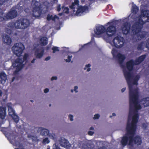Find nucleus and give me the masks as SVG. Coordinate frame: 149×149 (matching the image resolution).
<instances>
[{
    "label": "nucleus",
    "instance_id": "nucleus-10",
    "mask_svg": "<svg viewBox=\"0 0 149 149\" xmlns=\"http://www.w3.org/2000/svg\"><path fill=\"white\" fill-rule=\"evenodd\" d=\"M44 49L42 47L36 49L34 53L36 58H41L44 54Z\"/></svg>",
    "mask_w": 149,
    "mask_h": 149
},
{
    "label": "nucleus",
    "instance_id": "nucleus-15",
    "mask_svg": "<svg viewBox=\"0 0 149 149\" xmlns=\"http://www.w3.org/2000/svg\"><path fill=\"white\" fill-rule=\"evenodd\" d=\"M3 40L4 43L8 45H10L12 42V39L10 36L6 34L3 36Z\"/></svg>",
    "mask_w": 149,
    "mask_h": 149
},
{
    "label": "nucleus",
    "instance_id": "nucleus-47",
    "mask_svg": "<svg viewBox=\"0 0 149 149\" xmlns=\"http://www.w3.org/2000/svg\"><path fill=\"white\" fill-rule=\"evenodd\" d=\"M69 117L70 118V120L71 121H72L73 120V116L72 115L70 114L69 115Z\"/></svg>",
    "mask_w": 149,
    "mask_h": 149
},
{
    "label": "nucleus",
    "instance_id": "nucleus-63",
    "mask_svg": "<svg viewBox=\"0 0 149 149\" xmlns=\"http://www.w3.org/2000/svg\"><path fill=\"white\" fill-rule=\"evenodd\" d=\"M112 116H116V114L115 113H113L112 114Z\"/></svg>",
    "mask_w": 149,
    "mask_h": 149
},
{
    "label": "nucleus",
    "instance_id": "nucleus-28",
    "mask_svg": "<svg viewBox=\"0 0 149 149\" xmlns=\"http://www.w3.org/2000/svg\"><path fill=\"white\" fill-rule=\"evenodd\" d=\"M143 44L144 42L143 41L138 44L137 49L138 50H141L143 49Z\"/></svg>",
    "mask_w": 149,
    "mask_h": 149
},
{
    "label": "nucleus",
    "instance_id": "nucleus-33",
    "mask_svg": "<svg viewBox=\"0 0 149 149\" xmlns=\"http://www.w3.org/2000/svg\"><path fill=\"white\" fill-rule=\"evenodd\" d=\"M5 32L6 33L10 35L12 34V30L11 29L7 28L6 29Z\"/></svg>",
    "mask_w": 149,
    "mask_h": 149
},
{
    "label": "nucleus",
    "instance_id": "nucleus-53",
    "mask_svg": "<svg viewBox=\"0 0 149 149\" xmlns=\"http://www.w3.org/2000/svg\"><path fill=\"white\" fill-rule=\"evenodd\" d=\"M78 87L77 86H75L74 87V91L76 93L77 92V90L78 89Z\"/></svg>",
    "mask_w": 149,
    "mask_h": 149
},
{
    "label": "nucleus",
    "instance_id": "nucleus-44",
    "mask_svg": "<svg viewBox=\"0 0 149 149\" xmlns=\"http://www.w3.org/2000/svg\"><path fill=\"white\" fill-rule=\"evenodd\" d=\"M146 47L149 50V38L147 41V42L146 44Z\"/></svg>",
    "mask_w": 149,
    "mask_h": 149
},
{
    "label": "nucleus",
    "instance_id": "nucleus-29",
    "mask_svg": "<svg viewBox=\"0 0 149 149\" xmlns=\"http://www.w3.org/2000/svg\"><path fill=\"white\" fill-rule=\"evenodd\" d=\"M146 56V55L144 54L139 56L137 58L140 61V63H142L145 59Z\"/></svg>",
    "mask_w": 149,
    "mask_h": 149
},
{
    "label": "nucleus",
    "instance_id": "nucleus-23",
    "mask_svg": "<svg viewBox=\"0 0 149 149\" xmlns=\"http://www.w3.org/2000/svg\"><path fill=\"white\" fill-rule=\"evenodd\" d=\"M8 111L9 115L11 117H13V116L16 114L15 111L11 107H8Z\"/></svg>",
    "mask_w": 149,
    "mask_h": 149
},
{
    "label": "nucleus",
    "instance_id": "nucleus-64",
    "mask_svg": "<svg viewBox=\"0 0 149 149\" xmlns=\"http://www.w3.org/2000/svg\"><path fill=\"white\" fill-rule=\"evenodd\" d=\"M62 15V13H59V15Z\"/></svg>",
    "mask_w": 149,
    "mask_h": 149
},
{
    "label": "nucleus",
    "instance_id": "nucleus-20",
    "mask_svg": "<svg viewBox=\"0 0 149 149\" xmlns=\"http://www.w3.org/2000/svg\"><path fill=\"white\" fill-rule=\"evenodd\" d=\"M141 15L143 17H146L147 18L146 21L149 22V10H141Z\"/></svg>",
    "mask_w": 149,
    "mask_h": 149
},
{
    "label": "nucleus",
    "instance_id": "nucleus-55",
    "mask_svg": "<svg viewBox=\"0 0 149 149\" xmlns=\"http://www.w3.org/2000/svg\"><path fill=\"white\" fill-rule=\"evenodd\" d=\"M35 60L36 59L35 58H34L31 61V63H34Z\"/></svg>",
    "mask_w": 149,
    "mask_h": 149
},
{
    "label": "nucleus",
    "instance_id": "nucleus-13",
    "mask_svg": "<svg viewBox=\"0 0 149 149\" xmlns=\"http://www.w3.org/2000/svg\"><path fill=\"white\" fill-rule=\"evenodd\" d=\"M88 9L87 6H80L77 8V10L76 13V15L77 16H81L84 12Z\"/></svg>",
    "mask_w": 149,
    "mask_h": 149
},
{
    "label": "nucleus",
    "instance_id": "nucleus-14",
    "mask_svg": "<svg viewBox=\"0 0 149 149\" xmlns=\"http://www.w3.org/2000/svg\"><path fill=\"white\" fill-rule=\"evenodd\" d=\"M134 65V61L132 59L130 60L126 63V68L129 72L132 70Z\"/></svg>",
    "mask_w": 149,
    "mask_h": 149
},
{
    "label": "nucleus",
    "instance_id": "nucleus-5",
    "mask_svg": "<svg viewBox=\"0 0 149 149\" xmlns=\"http://www.w3.org/2000/svg\"><path fill=\"white\" fill-rule=\"evenodd\" d=\"M30 24L29 20L25 18H21L15 22H10L7 24V26L12 29L15 28L17 29H24L28 27Z\"/></svg>",
    "mask_w": 149,
    "mask_h": 149
},
{
    "label": "nucleus",
    "instance_id": "nucleus-34",
    "mask_svg": "<svg viewBox=\"0 0 149 149\" xmlns=\"http://www.w3.org/2000/svg\"><path fill=\"white\" fill-rule=\"evenodd\" d=\"M62 9L63 10V11H64L65 10H66V11H65L64 12L65 13H68L69 12V9L67 7H65L64 6H63L62 7Z\"/></svg>",
    "mask_w": 149,
    "mask_h": 149
},
{
    "label": "nucleus",
    "instance_id": "nucleus-36",
    "mask_svg": "<svg viewBox=\"0 0 149 149\" xmlns=\"http://www.w3.org/2000/svg\"><path fill=\"white\" fill-rule=\"evenodd\" d=\"M91 66V65L90 64L86 65L85 66V67L84 68V70L86 69V68H88L87 69V71L88 72L89 71L91 70V68H90Z\"/></svg>",
    "mask_w": 149,
    "mask_h": 149
},
{
    "label": "nucleus",
    "instance_id": "nucleus-27",
    "mask_svg": "<svg viewBox=\"0 0 149 149\" xmlns=\"http://www.w3.org/2000/svg\"><path fill=\"white\" fill-rule=\"evenodd\" d=\"M111 53L114 58H115L117 56L118 53V51L116 49L113 48L111 51Z\"/></svg>",
    "mask_w": 149,
    "mask_h": 149
},
{
    "label": "nucleus",
    "instance_id": "nucleus-52",
    "mask_svg": "<svg viewBox=\"0 0 149 149\" xmlns=\"http://www.w3.org/2000/svg\"><path fill=\"white\" fill-rule=\"evenodd\" d=\"M49 89L47 88H45L44 91V92L45 93H47L49 91Z\"/></svg>",
    "mask_w": 149,
    "mask_h": 149
},
{
    "label": "nucleus",
    "instance_id": "nucleus-54",
    "mask_svg": "<svg viewBox=\"0 0 149 149\" xmlns=\"http://www.w3.org/2000/svg\"><path fill=\"white\" fill-rule=\"evenodd\" d=\"M98 149H107V148L104 146H102L100 147Z\"/></svg>",
    "mask_w": 149,
    "mask_h": 149
},
{
    "label": "nucleus",
    "instance_id": "nucleus-7",
    "mask_svg": "<svg viewBox=\"0 0 149 149\" xmlns=\"http://www.w3.org/2000/svg\"><path fill=\"white\" fill-rule=\"evenodd\" d=\"M24 48L23 44L22 43L19 42L15 44L12 47V49L14 54L17 56L19 57L21 56Z\"/></svg>",
    "mask_w": 149,
    "mask_h": 149
},
{
    "label": "nucleus",
    "instance_id": "nucleus-4",
    "mask_svg": "<svg viewBox=\"0 0 149 149\" xmlns=\"http://www.w3.org/2000/svg\"><path fill=\"white\" fill-rule=\"evenodd\" d=\"M145 22L141 17L138 19V21L136 22L132 27V31L133 34L136 35L139 40L143 38L146 36V32L145 31H141L143 25Z\"/></svg>",
    "mask_w": 149,
    "mask_h": 149
},
{
    "label": "nucleus",
    "instance_id": "nucleus-38",
    "mask_svg": "<svg viewBox=\"0 0 149 149\" xmlns=\"http://www.w3.org/2000/svg\"><path fill=\"white\" fill-rule=\"evenodd\" d=\"M28 137L29 138H31L32 139L33 141H35L37 139V138L34 136H33L31 135H28Z\"/></svg>",
    "mask_w": 149,
    "mask_h": 149
},
{
    "label": "nucleus",
    "instance_id": "nucleus-39",
    "mask_svg": "<svg viewBox=\"0 0 149 149\" xmlns=\"http://www.w3.org/2000/svg\"><path fill=\"white\" fill-rule=\"evenodd\" d=\"M53 149H61L56 143L54 144L53 146Z\"/></svg>",
    "mask_w": 149,
    "mask_h": 149
},
{
    "label": "nucleus",
    "instance_id": "nucleus-16",
    "mask_svg": "<svg viewBox=\"0 0 149 149\" xmlns=\"http://www.w3.org/2000/svg\"><path fill=\"white\" fill-rule=\"evenodd\" d=\"M7 79V76L4 72L0 73V84H4Z\"/></svg>",
    "mask_w": 149,
    "mask_h": 149
},
{
    "label": "nucleus",
    "instance_id": "nucleus-57",
    "mask_svg": "<svg viewBox=\"0 0 149 149\" xmlns=\"http://www.w3.org/2000/svg\"><path fill=\"white\" fill-rule=\"evenodd\" d=\"M29 10V9L28 8H26L24 10V11L26 13H27V12H28V10Z\"/></svg>",
    "mask_w": 149,
    "mask_h": 149
},
{
    "label": "nucleus",
    "instance_id": "nucleus-21",
    "mask_svg": "<svg viewBox=\"0 0 149 149\" xmlns=\"http://www.w3.org/2000/svg\"><path fill=\"white\" fill-rule=\"evenodd\" d=\"M56 19L58 20L59 19V17L56 15H55L54 16H53L52 15H50L49 14H48L47 15V21H49L52 20L55 22Z\"/></svg>",
    "mask_w": 149,
    "mask_h": 149
},
{
    "label": "nucleus",
    "instance_id": "nucleus-40",
    "mask_svg": "<svg viewBox=\"0 0 149 149\" xmlns=\"http://www.w3.org/2000/svg\"><path fill=\"white\" fill-rule=\"evenodd\" d=\"M72 58V56H68V59L65 60V61L67 62H69L70 61Z\"/></svg>",
    "mask_w": 149,
    "mask_h": 149
},
{
    "label": "nucleus",
    "instance_id": "nucleus-35",
    "mask_svg": "<svg viewBox=\"0 0 149 149\" xmlns=\"http://www.w3.org/2000/svg\"><path fill=\"white\" fill-rule=\"evenodd\" d=\"M76 6L74 4V3H72L71 5L70 6V8L73 10V12H74L75 11V10H74L76 8Z\"/></svg>",
    "mask_w": 149,
    "mask_h": 149
},
{
    "label": "nucleus",
    "instance_id": "nucleus-31",
    "mask_svg": "<svg viewBox=\"0 0 149 149\" xmlns=\"http://www.w3.org/2000/svg\"><path fill=\"white\" fill-rule=\"evenodd\" d=\"M49 142L50 141L48 138L47 137L43 139L42 141V143L44 144H48Z\"/></svg>",
    "mask_w": 149,
    "mask_h": 149
},
{
    "label": "nucleus",
    "instance_id": "nucleus-8",
    "mask_svg": "<svg viewBox=\"0 0 149 149\" xmlns=\"http://www.w3.org/2000/svg\"><path fill=\"white\" fill-rule=\"evenodd\" d=\"M113 46L117 48L122 47L124 43V39L123 37L120 36L115 37L113 40Z\"/></svg>",
    "mask_w": 149,
    "mask_h": 149
},
{
    "label": "nucleus",
    "instance_id": "nucleus-3",
    "mask_svg": "<svg viewBox=\"0 0 149 149\" xmlns=\"http://www.w3.org/2000/svg\"><path fill=\"white\" fill-rule=\"evenodd\" d=\"M49 4V3L47 1H44L42 4H41L36 0H32L31 5L33 7L32 14V16L35 17H40L44 8L46 10L48 9Z\"/></svg>",
    "mask_w": 149,
    "mask_h": 149
},
{
    "label": "nucleus",
    "instance_id": "nucleus-62",
    "mask_svg": "<svg viewBox=\"0 0 149 149\" xmlns=\"http://www.w3.org/2000/svg\"><path fill=\"white\" fill-rule=\"evenodd\" d=\"M15 79V77H13L12 79V81H13Z\"/></svg>",
    "mask_w": 149,
    "mask_h": 149
},
{
    "label": "nucleus",
    "instance_id": "nucleus-41",
    "mask_svg": "<svg viewBox=\"0 0 149 149\" xmlns=\"http://www.w3.org/2000/svg\"><path fill=\"white\" fill-rule=\"evenodd\" d=\"M8 0H0V6L7 2Z\"/></svg>",
    "mask_w": 149,
    "mask_h": 149
},
{
    "label": "nucleus",
    "instance_id": "nucleus-42",
    "mask_svg": "<svg viewBox=\"0 0 149 149\" xmlns=\"http://www.w3.org/2000/svg\"><path fill=\"white\" fill-rule=\"evenodd\" d=\"M57 10L59 12L61 10V5L60 4H58L56 7Z\"/></svg>",
    "mask_w": 149,
    "mask_h": 149
},
{
    "label": "nucleus",
    "instance_id": "nucleus-49",
    "mask_svg": "<svg viewBox=\"0 0 149 149\" xmlns=\"http://www.w3.org/2000/svg\"><path fill=\"white\" fill-rule=\"evenodd\" d=\"M142 126L143 128L146 129V128L147 126L146 125L145 123H143L142 124Z\"/></svg>",
    "mask_w": 149,
    "mask_h": 149
},
{
    "label": "nucleus",
    "instance_id": "nucleus-25",
    "mask_svg": "<svg viewBox=\"0 0 149 149\" xmlns=\"http://www.w3.org/2000/svg\"><path fill=\"white\" fill-rule=\"evenodd\" d=\"M143 101H144L143 103L145 107H147L149 106V97L144 98L143 99Z\"/></svg>",
    "mask_w": 149,
    "mask_h": 149
},
{
    "label": "nucleus",
    "instance_id": "nucleus-2",
    "mask_svg": "<svg viewBox=\"0 0 149 149\" xmlns=\"http://www.w3.org/2000/svg\"><path fill=\"white\" fill-rule=\"evenodd\" d=\"M117 22H118L117 21L115 20L107 23V24L109 25L106 29L103 26H99L96 27V30L94 31L95 33L97 35H100L106 32L108 37H112L116 33V26L114 24H116Z\"/></svg>",
    "mask_w": 149,
    "mask_h": 149
},
{
    "label": "nucleus",
    "instance_id": "nucleus-1",
    "mask_svg": "<svg viewBox=\"0 0 149 149\" xmlns=\"http://www.w3.org/2000/svg\"><path fill=\"white\" fill-rule=\"evenodd\" d=\"M123 72L125 79L127 82L129 89V111L128 116L125 135L122 139H141L139 136L135 135L137 127L136 123L139 119V115L137 113H134L141 109V105L138 103L139 94L137 89H133V85H137L138 81L140 77L136 75L133 79V76L131 73L126 70L123 69Z\"/></svg>",
    "mask_w": 149,
    "mask_h": 149
},
{
    "label": "nucleus",
    "instance_id": "nucleus-17",
    "mask_svg": "<svg viewBox=\"0 0 149 149\" xmlns=\"http://www.w3.org/2000/svg\"><path fill=\"white\" fill-rule=\"evenodd\" d=\"M6 114V109L3 107H0V118L3 119Z\"/></svg>",
    "mask_w": 149,
    "mask_h": 149
},
{
    "label": "nucleus",
    "instance_id": "nucleus-51",
    "mask_svg": "<svg viewBox=\"0 0 149 149\" xmlns=\"http://www.w3.org/2000/svg\"><path fill=\"white\" fill-rule=\"evenodd\" d=\"M51 57L50 56L47 57L45 59V61H47L50 59Z\"/></svg>",
    "mask_w": 149,
    "mask_h": 149
},
{
    "label": "nucleus",
    "instance_id": "nucleus-6",
    "mask_svg": "<svg viewBox=\"0 0 149 149\" xmlns=\"http://www.w3.org/2000/svg\"><path fill=\"white\" fill-rule=\"evenodd\" d=\"M28 57V54L25 53L23 56V58H18L15 60V62L12 64V66L14 68H16V70L14 72V74L17 73L23 68L24 66L23 63L24 62L25 63L27 62Z\"/></svg>",
    "mask_w": 149,
    "mask_h": 149
},
{
    "label": "nucleus",
    "instance_id": "nucleus-32",
    "mask_svg": "<svg viewBox=\"0 0 149 149\" xmlns=\"http://www.w3.org/2000/svg\"><path fill=\"white\" fill-rule=\"evenodd\" d=\"M52 50H53V53H54L56 51L58 52L59 51L58 47H54L52 48Z\"/></svg>",
    "mask_w": 149,
    "mask_h": 149
},
{
    "label": "nucleus",
    "instance_id": "nucleus-18",
    "mask_svg": "<svg viewBox=\"0 0 149 149\" xmlns=\"http://www.w3.org/2000/svg\"><path fill=\"white\" fill-rule=\"evenodd\" d=\"M126 57L124 55L120 53H118L115 58H118L119 62L120 64L122 63L125 59Z\"/></svg>",
    "mask_w": 149,
    "mask_h": 149
},
{
    "label": "nucleus",
    "instance_id": "nucleus-22",
    "mask_svg": "<svg viewBox=\"0 0 149 149\" xmlns=\"http://www.w3.org/2000/svg\"><path fill=\"white\" fill-rule=\"evenodd\" d=\"M40 134L42 136L48 135L49 134V131L47 129L42 128L41 130Z\"/></svg>",
    "mask_w": 149,
    "mask_h": 149
},
{
    "label": "nucleus",
    "instance_id": "nucleus-60",
    "mask_svg": "<svg viewBox=\"0 0 149 149\" xmlns=\"http://www.w3.org/2000/svg\"><path fill=\"white\" fill-rule=\"evenodd\" d=\"M94 129V128L93 127H91L90 128V130H93Z\"/></svg>",
    "mask_w": 149,
    "mask_h": 149
},
{
    "label": "nucleus",
    "instance_id": "nucleus-43",
    "mask_svg": "<svg viewBox=\"0 0 149 149\" xmlns=\"http://www.w3.org/2000/svg\"><path fill=\"white\" fill-rule=\"evenodd\" d=\"M100 116L99 114H97L95 115L93 119H98L99 118Z\"/></svg>",
    "mask_w": 149,
    "mask_h": 149
},
{
    "label": "nucleus",
    "instance_id": "nucleus-19",
    "mask_svg": "<svg viewBox=\"0 0 149 149\" xmlns=\"http://www.w3.org/2000/svg\"><path fill=\"white\" fill-rule=\"evenodd\" d=\"M48 42V38L46 37L43 36L40 38L39 42L41 46H45L47 44Z\"/></svg>",
    "mask_w": 149,
    "mask_h": 149
},
{
    "label": "nucleus",
    "instance_id": "nucleus-12",
    "mask_svg": "<svg viewBox=\"0 0 149 149\" xmlns=\"http://www.w3.org/2000/svg\"><path fill=\"white\" fill-rule=\"evenodd\" d=\"M59 142L62 146L65 148H68L70 146L68 141L63 138H61L59 140Z\"/></svg>",
    "mask_w": 149,
    "mask_h": 149
},
{
    "label": "nucleus",
    "instance_id": "nucleus-11",
    "mask_svg": "<svg viewBox=\"0 0 149 149\" xmlns=\"http://www.w3.org/2000/svg\"><path fill=\"white\" fill-rule=\"evenodd\" d=\"M131 26L127 23H125L121 27L122 30L124 34L127 35L130 32Z\"/></svg>",
    "mask_w": 149,
    "mask_h": 149
},
{
    "label": "nucleus",
    "instance_id": "nucleus-48",
    "mask_svg": "<svg viewBox=\"0 0 149 149\" xmlns=\"http://www.w3.org/2000/svg\"><path fill=\"white\" fill-rule=\"evenodd\" d=\"M88 134L89 135L92 136L93 135L94 132L91 131H89L88 132Z\"/></svg>",
    "mask_w": 149,
    "mask_h": 149
},
{
    "label": "nucleus",
    "instance_id": "nucleus-59",
    "mask_svg": "<svg viewBox=\"0 0 149 149\" xmlns=\"http://www.w3.org/2000/svg\"><path fill=\"white\" fill-rule=\"evenodd\" d=\"M2 92L1 90H0V96H1L2 94Z\"/></svg>",
    "mask_w": 149,
    "mask_h": 149
},
{
    "label": "nucleus",
    "instance_id": "nucleus-26",
    "mask_svg": "<svg viewBox=\"0 0 149 149\" xmlns=\"http://www.w3.org/2000/svg\"><path fill=\"white\" fill-rule=\"evenodd\" d=\"M49 137L51 139L54 140L55 142H57V140L56 135L53 133L49 134Z\"/></svg>",
    "mask_w": 149,
    "mask_h": 149
},
{
    "label": "nucleus",
    "instance_id": "nucleus-24",
    "mask_svg": "<svg viewBox=\"0 0 149 149\" xmlns=\"http://www.w3.org/2000/svg\"><path fill=\"white\" fill-rule=\"evenodd\" d=\"M139 10L138 7L135 5H133L132 7V12L134 14H136Z\"/></svg>",
    "mask_w": 149,
    "mask_h": 149
},
{
    "label": "nucleus",
    "instance_id": "nucleus-46",
    "mask_svg": "<svg viewBox=\"0 0 149 149\" xmlns=\"http://www.w3.org/2000/svg\"><path fill=\"white\" fill-rule=\"evenodd\" d=\"M5 16H4V17H0V21H3L4 20H8V19H6L5 17Z\"/></svg>",
    "mask_w": 149,
    "mask_h": 149
},
{
    "label": "nucleus",
    "instance_id": "nucleus-50",
    "mask_svg": "<svg viewBox=\"0 0 149 149\" xmlns=\"http://www.w3.org/2000/svg\"><path fill=\"white\" fill-rule=\"evenodd\" d=\"M57 79V77L56 76H53L51 78V80L52 81L53 80H56Z\"/></svg>",
    "mask_w": 149,
    "mask_h": 149
},
{
    "label": "nucleus",
    "instance_id": "nucleus-61",
    "mask_svg": "<svg viewBox=\"0 0 149 149\" xmlns=\"http://www.w3.org/2000/svg\"><path fill=\"white\" fill-rule=\"evenodd\" d=\"M89 44V43H87V44H84V46H82V47H83L84 46H86V45H88V44Z\"/></svg>",
    "mask_w": 149,
    "mask_h": 149
},
{
    "label": "nucleus",
    "instance_id": "nucleus-58",
    "mask_svg": "<svg viewBox=\"0 0 149 149\" xmlns=\"http://www.w3.org/2000/svg\"><path fill=\"white\" fill-rule=\"evenodd\" d=\"M50 48V47H49V46L47 47H46V50H47V51Z\"/></svg>",
    "mask_w": 149,
    "mask_h": 149
},
{
    "label": "nucleus",
    "instance_id": "nucleus-37",
    "mask_svg": "<svg viewBox=\"0 0 149 149\" xmlns=\"http://www.w3.org/2000/svg\"><path fill=\"white\" fill-rule=\"evenodd\" d=\"M140 61L137 58L136 59L135 61H134V65H138L140 64L141 63H140Z\"/></svg>",
    "mask_w": 149,
    "mask_h": 149
},
{
    "label": "nucleus",
    "instance_id": "nucleus-9",
    "mask_svg": "<svg viewBox=\"0 0 149 149\" xmlns=\"http://www.w3.org/2000/svg\"><path fill=\"white\" fill-rule=\"evenodd\" d=\"M17 15V11L15 10H12L6 15L5 17L6 19H11L16 17Z\"/></svg>",
    "mask_w": 149,
    "mask_h": 149
},
{
    "label": "nucleus",
    "instance_id": "nucleus-56",
    "mask_svg": "<svg viewBox=\"0 0 149 149\" xmlns=\"http://www.w3.org/2000/svg\"><path fill=\"white\" fill-rule=\"evenodd\" d=\"M125 89H126L125 88H123L121 90L122 92L123 93V92H124L125 91Z\"/></svg>",
    "mask_w": 149,
    "mask_h": 149
},
{
    "label": "nucleus",
    "instance_id": "nucleus-30",
    "mask_svg": "<svg viewBox=\"0 0 149 149\" xmlns=\"http://www.w3.org/2000/svg\"><path fill=\"white\" fill-rule=\"evenodd\" d=\"M13 119L14 121L16 123H17L19 120V118L18 116L16 114H15L13 116V117H11Z\"/></svg>",
    "mask_w": 149,
    "mask_h": 149
},
{
    "label": "nucleus",
    "instance_id": "nucleus-45",
    "mask_svg": "<svg viewBox=\"0 0 149 149\" xmlns=\"http://www.w3.org/2000/svg\"><path fill=\"white\" fill-rule=\"evenodd\" d=\"M73 3L76 6H78L79 5V1L78 0H74V2Z\"/></svg>",
    "mask_w": 149,
    "mask_h": 149
}]
</instances>
